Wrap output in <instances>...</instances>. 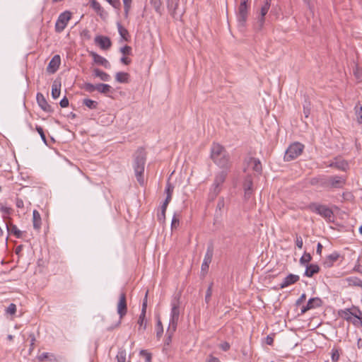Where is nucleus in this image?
<instances>
[{"instance_id":"obj_1","label":"nucleus","mask_w":362,"mask_h":362,"mask_svg":"<svg viewBox=\"0 0 362 362\" xmlns=\"http://www.w3.org/2000/svg\"><path fill=\"white\" fill-rule=\"evenodd\" d=\"M146 160V152L142 147L139 148L134 154V170L138 182L144 185L143 174Z\"/></svg>"},{"instance_id":"obj_2","label":"nucleus","mask_w":362,"mask_h":362,"mask_svg":"<svg viewBox=\"0 0 362 362\" xmlns=\"http://www.w3.org/2000/svg\"><path fill=\"white\" fill-rule=\"evenodd\" d=\"M211 158L220 168H227L229 165V156L225 148L219 144H213L211 149Z\"/></svg>"},{"instance_id":"obj_3","label":"nucleus","mask_w":362,"mask_h":362,"mask_svg":"<svg viewBox=\"0 0 362 362\" xmlns=\"http://www.w3.org/2000/svg\"><path fill=\"white\" fill-rule=\"evenodd\" d=\"M304 149V145L299 142H295L291 144L287 150L286 151L284 155V160L285 161H291L296 158H298L300 155L302 154Z\"/></svg>"},{"instance_id":"obj_4","label":"nucleus","mask_w":362,"mask_h":362,"mask_svg":"<svg viewBox=\"0 0 362 362\" xmlns=\"http://www.w3.org/2000/svg\"><path fill=\"white\" fill-rule=\"evenodd\" d=\"M171 312H170V320L169 323V327H172L173 330H176L179 317L180 314V296L175 298L171 303Z\"/></svg>"},{"instance_id":"obj_5","label":"nucleus","mask_w":362,"mask_h":362,"mask_svg":"<svg viewBox=\"0 0 362 362\" xmlns=\"http://www.w3.org/2000/svg\"><path fill=\"white\" fill-rule=\"evenodd\" d=\"M308 208L313 212H315L323 218L330 220L334 216L332 210L328 206L317 203H311Z\"/></svg>"},{"instance_id":"obj_6","label":"nucleus","mask_w":362,"mask_h":362,"mask_svg":"<svg viewBox=\"0 0 362 362\" xmlns=\"http://www.w3.org/2000/svg\"><path fill=\"white\" fill-rule=\"evenodd\" d=\"M117 313L119 315V320L115 325V327H110L107 328L108 330H112L115 327H117L121 324V320L126 315L127 313V303L126 298V293L122 292L119 295V301L117 306Z\"/></svg>"},{"instance_id":"obj_7","label":"nucleus","mask_w":362,"mask_h":362,"mask_svg":"<svg viewBox=\"0 0 362 362\" xmlns=\"http://www.w3.org/2000/svg\"><path fill=\"white\" fill-rule=\"evenodd\" d=\"M346 185V178L343 176H327L326 189H342Z\"/></svg>"},{"instance_id":"obj_8","label":"nucleus","mask_w":362,"mask_h":362,"mask_svg":"<svg viewBox=\"0 0 362 362\" xmlns=\"http://www.w3.org/2000/svg\"><path fill=\"white\" fill-rule=\"evenodd\" d=\"M71 18V13L69 11H65L60 13L55 23V31L57 33H62L66 27Z\"/></svg>"},{"instance_id":"obj_9","label":"nucleus","mask_w":362,"mask_h":362,"mask_svg":"<svg viewBox=\"0 0 362 362\" xmlns=\"http://www.w3.org/2000/svg\"><path fill=\"white\" fill-rule=\"evenodd\" d=\"M249 5L240 4L237 14L238 26L244 28L247 19Z\"/></svg>"},{"instance_id":"obj_10","label":"nucleus","mask_w":362,"mask_h":362,"mask_svg":"<svg viewBox=\"0 0 362 362\" xmlns=\"http://www.w3.org/2000/svg\"><path fill=\"white\" fill-rule=\"evenodd\" d=\"M167 7L169 13L175 19L181 18L183 13L179 11V0H167Z\"/></svg>"},{"instance_id":"obj_11","label":"nucleus","mask_w":362,"mask_h":362,"mask_svg":"<svg viewBox=\"0 0 362 362\" xmlns=\"http://www.w3.org/2000/svg\"><path fill=\"white\" fill-rule=\"evenodd\" d=\"M36 99L38 105L41 107L42 110H44L46 112H52L54 111L51 105H49V103H47V100L45 99L42 93H37L36 95Z\"/></svg>"},{"instance_id":"obj_12","label":"nucleus","mask_w":362,"mask_h":362,"mask_svg":"<svg viewBox=\"0 0 362 362\" xmlns=\"http://www.w3.org/2000/svg\"><path fill=\"white\" fill-rule=\"evenodd\" d=\"M61 64V58L60 56L58 54L54 55L52 59L50 60L47 67V71L49 74H54L55 73Z\"/></svg>"},{"instance_id":"obj_13","label":"nucleus","mask_w":362,"mask_h":362,"mask_svg":"<svg viewBox=\"0 0 362 362\" xmlns=\"http://www.w3.org/2000/svg\"><path fill=\"white\" fill-rule=\"evenodd\" d=\"M95 42L103 49H108L112 45L110 39L105 36H96L95 38Z\"/></svg>"},{"instance_id":"obj_14","label":"nucleus","mask_w":362,"mask_h":362,"mask_svg":"<svg viewBox=\"0 0 362 362\" xmlns=\"http://www.w3.org/2000/svg\"><path fill=\"white\" fill-rule=\"evenodd\" d=\"M299 279L300 277L298 275L290 274L284 279L283 281L280 284L279 287L280 288H284L290 285L296 283L297 281H299Z\"/></svg>"},{"instance_id":"obj_15","label":"nucleus","mask_w":362,"mask_h":362,"mask_svg":"<svg viewBox=\"0 0 362 362\" xmlns=\"http://www.w3.org/2000/svg\"><path fill=\"white\" fill-rule=\"evenodd\" d=\"M309 183L313 186L320 187L326 189L327 176L319 175L312 177L309 181Z\"/></svg>"},{"instance_id":"obj_16","label":"nucleus","mask_w":362,"mask_h":362,"mask_svg":"<svg viewBox=\"0 0 362 362\" xmlns=\"http://www.w3.org/2000/svg\"><path fill=\"white\" fill-rule=\"evenodd\" d=\"M90 55L92 56V57L93 59V61H94V62L95 64H97L98 65H101V66H104L106 69L110 68V64L103 57H102V56H100V55H99L97 53L93 52H92L90 53Z\"/></svg>"},{"instance_id":"obj_17","label":"nucleus","mask_w":362,"mask_h":362,"mask_svg":"<svg viewBox=\"0 0 362 362\" xmlns=\"http://www.w3.org/2000/svg\"><path fill=\"white\" fill-rule=\"evenodd\" d=\"M270 8V1H267L264 6H262L260 11V17L258 19L259 23V28H262L264 23V16L268 13Z\"/></svg>"},{"instance_id":"obj_18","label":"nucleus","mask_w":362,"mask_h":362,"mask_svg":"<svg viewBox=\"0 0 362 362\" xmlns=\"http://www.w3.org/2000/svg\"><path fill=\"white\" fill-rule=\"evenodd\" d=\"M320 269L317 264H310L306 265V269L304 273V276L307 277H312L313 275L319 273Z\"/></svg>"},{"instance_id":"obj_19","label":"nucleus","mask_w":362,"mask_h":362,"mask_svg":"<svg viewBox=\"0 0 362 362\" xmlns=\"http://www.w3.org/2000/svg\"><path fill=\"white\" fill-rule=\"evenodd\" d=\"M247 163L248 165H252V169H253L254 171H255L257 173H261L262 172V167L261 162L259 161V159L255 158H252V157H250L247 160Z\"/></svg>"},{"instance_id":"obj_20","label":"nucleus","mask_w":362,"mask_h":362,"mask_svg":"<svg viewBox=\"0 0 362 362\" xmlns=\"http://www.w3.org/2000/svg\"><path fill=\"white\" fill-rule=\"evenodd\" d=\"M33 228L39 230L41 228L42 219L40 213L37 210H34L33 212Z\"/></svg>"},{"instance_id":"obj_21","label":"nucleus","mask_w":362,"mask_h":362,"mask_svg":"<svg viewBox=\"0 0 362 362\" xmlns=\"http://www.w3.org/2000/svg\"><path fill=\"white\" fill-rule=\"evenodd\" d=\"M227 177V172L226 170H222L220 173H217L215 176L214 184L216 185H218L221 187L222 184L225 182Z\"/></svg>"},{"instance_id":"obj_22","label":"nucleus","mask_w":362,"mask_h":362,"mask_svg":"<svg viewBox=\"0 0 362 362\" xmlns=\"http://www.w3.org/2000/svg\"><path fill=\"white\" fill-rule=\"evenodd\" d=\"M115 80L121 83H127L129 81V74L127 72H117Z\"/></svg>"},{"instance_id":"obj_23","label":"nucleus","mask_w":362,"mask_h":362,"mask_svg":"<svg viewBox=\"0 0 362 362\" xmlns=\"http://www.w3.org/2000/svg\"><path fill=\"white\" fill-rule=\"evenodd\" d=\"M7 230L9 233H11L16 236L17 238H21L23 233L17 228L16 225L6 224Z\"/></svg>"},{"instance_id":"obj_24","label":"nucleus","mask_w":362,"mask_h":362,"mask_svg":"<svg viewBox=\"0 0 362 362\" xmlns=\"http://www.w3.org/2000/svg\"><path fill=\"white\" fill-rule=\"evenodd\" d=\"M349 286H358L362 288V281L356 276H350L345 279Z\"/></svg>"},{"instance_id":"obj_25","label":"nucleus","mask_w":362,"mask_h":362,"mask_svg":"<svg viewBox=\"0 0 362 362\" xmlns=\"http://www.w3.org/2000/svg\"><path fill=\"white\" fill-rule=\"evenodd\" d=\"M330 167H334L337 168L338 170L346 171L347 168H349V164L346 161L341 160H337L334 163H332L329 165Z\"/></svg>"},{"instance_id":"obj_26","label":"nucleus","mask_w":362,"mask_h":362,"mask_svg":"<svg viewBox=\"0 0 362 362\" xmlns=\"http://www.w3.org/2000/svg\"><path fill=\"white\" fill-rule=\"evenodd\" d=\"M95 88L97 91L105 95L109 93L112 90V87L106 83L95 84Z\"/></svg>"},{"instance_id":"obj_27","label":"nucleus","mask_w":362,"mask_h":362,"mask_svg":"<svg viewBox=\"0 0 362 362\" xmlns=\"http://www.w3.org/2000/svg\"><path fill=\"white\" fill-rule=\"evenodd\" d=\"M60 88L61 83L54 81L52 86V96L54 99H57L59 97L61 93Z\"/></svg>"},{"instance_id":"obj_28","label":"nucleus","mask_w":362,"mask_h":362,"mask_svg":"<svg viewBox=\"0 0 362 362\" xmlns=\"http://www.w3.org/2000/svg\"><path fill=\"white\" fill-rule=\"evenodd\" d=\"M213 255H214V245H213V244H210L207 247V250H206L203 262L210 264L211 262Z\"/></svg>"},{"instance_id":"obj_29","label":"nucleus","mask_w":362,"mask_h":362,"mask_svg":"<svg viewBox=\"0 0 362 362\" xmlns=\"http://www.w3.org/2000/svg\"><path fill=\"white\" fill-rule=\"evenodd\" d=\"M221 191V187L213 183L209 193V198L211 200H214L218 195Z\"/></svg>"},{"instance_id":"obj_30","label":"nucleus","mask_w":362,"mask_h":362,"mask_svg":"<svg viewBox=\"0 0 362 362\" xmlns=\"http://www.w3.org/2000/svg\"><path fill=\"white\" fill-rule=\"evenodd\" d=\"M322 300L318 297L311 298L308 300V301L307 303V305L311 309H313L315 308H319L322 305Z\"/></svg>"},{"instance_id":"obj_31","label":"nucleus","mask_w":362,"mask_h":362,"mask_svg":"<svg viewBox=\"0 0 362 362\" xmlns=\"http://www.w3.org/2000/svg\"><path fill=\"white\" fill-rule=\"evenodd\" d=\"M117 25L118 32H119L121 37L125 41H129V31L125 28H124L120 23H117Z\"/></svg>"},{"instance_id":"obj_32","label":"nucleus","mask_w":362,"mask_h":362,"mask_svg":"<svg viewBox=\"0 0 362 362\" xmlns=\"http://www.w3.org/2000/svg\"><path fill=\"white\" fill-rule=\"evenodd\" d=\"M93 74L96 77H99L103 81H108L110 78V76L99 69H95L93 70Z\"/></svg>"},{"instance_id":"obj_33","label":"nucleus","mask_w":362,"mask_h":362,"mask_svg":"<svg viewBox=\"0 0 362 362\" xmlns=\"http://www.w3.org/2000/svg\"><path fill=\"white\" fill-rule=\"evenodd\" d=\"M151 4L153 6L156 12L161 15L163 11L162 0H150Z\"/></svg>"},{"instance_id":"obj_34","label":"nucleus","mask_w":362,"mask_h":362,"mask_svg":"<svg viewBox=\"0 0 362 362\" xmlns=\"http://www.w3.org/2000/svg\"><path fill=\"white\" fill-rule=\"evenodd\" d=\"M83 105L86 106L90 110H95L98 108V103L97 101L93 100L89 98H85L82 102Z\"/></svg>"},{"instance_id":"obj_35","label":"nucleus","mask_w":362,"mask_h":362,"mask_svg":"<svg viewBox=\"0 0 362 362\" xmlns=\"http://www.w3.org/2000/svg\"><path fill=\"white\" fill-rule=\"evenodd\" d=\"M351 313H353L351 312L350 308L340 310L339 311V315L346 321H350L351 320Z\"/></svg>"},{"instance_id":"obj_36","label":"nucleus","mask_w":362,"mask_h":362,"mask_svg":"<svg viewBox=\"0 0 362 362\" xmlns=\"http://www.w3.org/2000/svg\"><path fill=\"white\" fill-rule=\"evenodd\" d=\"M253 182L251 175H247L244 180L243 188L244 189H253Z\"/></svg>"},{"instance_id":"obj_37","label":"nucleus","mask_w":362,"mask_h":362,"mask_svg":"<svg viewBox=\"0 0 362 362\" xmlns=\"http://www.w3.org/2000/svg\"><path fill=\"white\" fill-rule=\"evenodd\" d=\"M312 260V256L310 253L304 252L303 255L300 258V263L302 265H308Z\"/></svg>"},{"instance_id":"obj_38","label":"nucleus","mask_w":362,"mask_h":362,"mask_svg":"<svg viewBox=\"0 0 362 362\" xmlns=\"http://www.w3.org/2000/svg\"><path fill=\"white\" fill-rule=\"evenodd\" d=\"M127 352L125 349H119L116 356L117 362H126Z\"/></svg>"},{"instance_id":"obj_39","label":"nucleus","mask_w":362,"mask_h":362,"mask_svg":"<svg viewBox=\"0 0 362 362\" xmlns=\"http://www.w3.org/2000/svg\"><path fill=\"white\" fill-rule=\"evenodd\" d=\"M124 4V17L127 18L132 6V0H122Z\"/></svg>"},{"instance_id":"obj_40","label":"nucleus","mask_w":362,"mask_h":362,"mask_svg":"<svg viewBox=\"0 0 362 362\" xmlns=\"http://www.w3.org/2000/svg\"><path fill=\"white\" fill-rule=\"evenodd\" d=\"M303 114L305 118H308L310 114V103L305 98L303 104Z\"/></svg>"},{"instance_id":"obj_41","label":"nucleus","mask_w":362,"mask_h":362,"mask_svg":"<svg viewBox=\"0 0 362 362\" xmlns=\"http://www.w3.org/2000/svg\"><path fill=\"white\" fill-rule=\"evenodd\" d=\"M146 313L141 312L138 320V324L139 325L140 328H143V329H146V322L145 320Z\"/></svg>"},{"instance_id":"obj_42","label":"nucleus","mask_w":362,"mask_h":362,"mask_svg":"<svg viewBox=\"0 0 362 362\" xmlns=\"http://www.w3.org/2000/svg\"><path fill=\"white\" fill-rule=\"evenodd\" d=\"M173 189H174V187L170 182H168L166 189H165V193H166L165 199L171 200Z\"/></svg>"},{"instance_id":"obj_43","label":"nucleus","mask_w":362,"mask_h":362,"mask_svg":"<svg viewBox=\"0 0 362 362\" xmlns=\"http://www.w3.org/2000/svg\"><path fill=\"white\" fill-rule=\"evenodd\" d=\"M340 354L339 349L333 348L331 352V358L333 362H337L339 360Z\"/></svg>"},{"instance_id":"obj_44","label":"nucleus","mask_w":362,"mask_h":362,"mask_svg":"<svg viewBox=\"0 0 362 362\" xmlns=\"http://www.w3.org/2000/svg\"><path fill=\"white\" fill-rule=\"evenodd\" d=\"M140 356H144L145 358L146 362H151L152 355L147 350L142 349L139 352Z\"/></svg>"},{"instance_id":"obj_45","label":"nucleus","mask_w":362,"mask_h":362,"mask_svg":"<svg viewBox=\"0 0 362 362\" xmlns=\"http://www.w3.org/2000/svg\"><path fill=\"white\" fill-rule=\"evenodd\" d=\"M175 331L176 330H173L172 327H168L167 333H166L167 337H166L165 341V344H167V345L170 344V343L172 341V337Z\"/></svg>"},{"instance_id":"obj_46","label":"nucleus","mask_w":362,"mask_h":362,"mask_svg":"<svg viewBox=\"0 0 362 362\" xmlns=\"http://www.w3.org/2000/svg\"><path fill=\"white\" fill-rule=\"evenodd\" d=\"M82 88L88 93H93V91L96 90L95 85L90 83H85L83 85Z\"/></svg>"},{"instance_id":"obj_47","label":"nucleus","mask_w":362,"mask_h":362,"mask_svg":"<svg viewBox=\"0 0 362 362\" xmlns=\"http://www.w3.org/2000/svg\"><path fill=\"white\" fill-rule=\"evenodd\" d=\"M212 288H213V283L211 282L206 291L205 295V302L208 304L211 300V296H212Z\"/></svg>"},{"instance_id":"obj_48","label":"nucleus","mask_w":362,"mask_h":362,"mask_svg":"<svg viewBox=\"0 0 362 362\" xmlns=\"http://www.w3.org/2000/svg\"><path fill=\"white\" fill-rule=\"evenodd\" d=\"M163 332V325H162L160 320L158 318L157 325H156V336H157V337L160 338L162 336Z\"/></svg>"},{"instance_id":"obj_49","label":"nucleus","mask_w":362,"mask_h":362,"mask_svg":"<svg viewBox=\"0 0 362 362\" xmlns=\"http://www.w3.org/2000/svg\"><path fill=\"white\" fill-rule=\"evenodd\" d=\"M29 338L30 339V348H29V354H31L33 352L34 348H35V343L36 341L35 336L34 333H30L29 334Z\"/></svg>"},{"instance_id":"obj_50","label":"nucleus","mask_w":362,"mask_h":362,"mask_svg":"<svg viewBox=\"0 0 362 362\" xmlns=\"http://www.w3.org/2000/svg\"><path fill=\"white\" fill-rule=\"evenodd\" d=\"M90 6L94 11H95V12L101 10L102 7L100 3L96 0H90Z\"/></svg>"},{"instance_id":"obj_51","label":"nucleus","mask_w":362,"mask_h":362,"mask_svg":"<svg viewBox=\"0 0 362 362\" xmlns=\"http://www.w3.org/2000/svg\"><path fill=\"white\" fill-rule=\"evenodd\" d=\"M35 129L36 131L39 133V134L40 135V137L42 139V140L43 141V142L47 144V139H46V136H45V132H44V130L42 129V127H41L40 126H36L35 127Z\"/></svg>"},{"instance_id":"obj_52","label":"nucleus","mask_w":362,"mask_h":362,"mask_svg":"<svg viewBox=\"0 0 362 362\" xmlns=\"http://www.w3.org/2000/svg\"><path fill=\"white\" fill-rule=\"evenodd\" d=\"M353 309H354L356 312L351 313V315L360 320H362V311L358 307L355 306L353 307Z\"/></svg>"},{"instance_id":"obj_53","label":"nucleus","mask_w":362,"mask_h":362,"mask_svg":"<svg viewBox=\"0 0 362 362\" xmlns=\"http://www.w3.org/2000/svg\"><path fill=\"white\" fill-rule=\"evenodd\" d=\"M120 52L124 55H130L132 54V47L129 45H125L120 49Z\"/></svg>"},{"instance_id":"obj_54","label":"nucleus","mask_w":362,"mask_h":362,"mask_svg":"<svg viewBox=\"0 0 362 362\" xmlns=\"http://www.w3.org/2000/svg\"><path fill=\"white\" fill-rule=\"evenodd\" d=\"M6 313L10 315L16 314V305L14 303H11L6 309Z\"/></svg>"},{"instance_id":"obj_55","label":"nucleus","mask_w":362,"mask_h":362,"mask_svg":"<svg viewBox=\"0 0 362 362\" xmlns=\"http://www.w3.org/2000/svg\"><path fill=\"white\" fill-rule=\"evenodd\" d=\"M224 206H225L224 199H223V197H220L218 199V203L216 205V210H219V211L222 210L224 208Z\"/></svg>"},{"instance_id":"obj_56","label":"nucleus","mask_w":362,"mask_h":362,"mask_svg":"<svg viewBox=\"0 0 362 362\" xmlns=\"http://www.w3.org/2000/svg\"><path fill=\"white\" fill-rule=\"evenodd\" d=\"M179 223H180L179 219L176 217V215L175 214L172 219L171 228L172 229L177 228L179 226Z\"/></svg>"},{"instance_id":"obj_57","label":"nucleus","mask_w":362,"mask_h":362,"mask_svg":"<svg viewBox=\"0 0 362 362\" xmlns=\"http://www.w3.org/2000/svg\"><path fill=\"white\" fill-rule=\"evenodd\" d=\"M327 257L332 262H335L336 261L338 260L339 257V254L337 252H334L332 254H330L329 255L327 256Z\"/></svg>"},{"instance_id":"obj_58","label":"nucleus","mask_w":362,"mask_h":362,"mask_svg":"<svg viewBox=\"0 0 362 362\" xmlns=\"http://www.w3.org/2000/svg\"><path fill=\"white\" fill-rule=\"evenodd\" d=\"M296 245L299 249L303 247V242L302 238L300 235H296Z\"/></svg>"},{"instance_id":"obj_59","label":"nucleus","mask_w":362,"mask_h":362,"mask_svg":"<svg viewBox=\"0 0 362 362\" xmlns=\"http://www.w3.org/2000/svg\"><path fill=\"white\" fill-rule=\"evenodd\" d=\"M158 220L160 223H164L165 220V211H161L157 215Z\"/></svg>"},{"instance_id":"obj_60","label":"nucleus","mask_w":362,"mask_h":362,"mask_svg":"<svg viewBox=\"0 0 362 362\" xmlns=\"http://www.w3.org/2000/svg\"><path fill=\"white\" fill-rule=\"evenodd\" d=\"M59 105L62 107H66L69 106V100L68 98L64 96L59 103Z\"/></svg>"},{"instance_id":"obj_61","label":"nucleus","mask_w":362,"mask_h":362,"mask_svg":"<svg viewBox=\"0 0 362 362\" xmlns=\"http://www.w3.org/2000/svg\"><path fill=\"white\" fill-rule=\"evenodd\" d=\"M49 353L45 352L38 356V360H39V361L42 362L46 359H49Z\"/></svg>"},{"instance_id":"obj_62","label":"nucleus","mask_w":362,"mask_h":362,"mask_svg":"<svg viewBox=\"0 0 362 362\" xmlns=\"http://www.w3.org/2000/svg\"><path fill=\"white\" fill-rule=\"evenodd\" d=\"M230 347V344L227 341H224L220 344V348L224 351L229 350Z\"/></svg>"},{"instance_id":"obj_63","label":"nucleus","mask_w":362,"mask_h":362,"mask_svg":"<svg viewBox=\"0 0 362 362\" xmlns=\"http://www.w3.org/2000/svg\"><path fill=\"white\" fill-rule=\"evenodd\" d=\"M0 210L2 213L7 214V215H9L12 211V209L7 206H1Z\"/></svg>"},{"instance_id":"obj_64","label":"nucleus","mask_w":362,"mask_h":362,"mask_svg":"<svg viewBox=\"0 0 362 362\" xmlns=\"http://www.w3.org/2000/svg\"><path fill=\"white\" fill-rule=\"evenodd\" d=\"M306 299L305 293H303L300 297L296 300V305H300Z\"/></svg>"}]
</instances>
